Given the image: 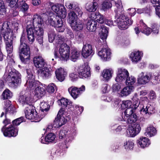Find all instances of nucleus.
<instances>
[{
  "label": "nucleus",
  "instance_id": "nucleus-19",
  "mask_svg": "<svg viewBox=\"0 0 160 160\" xmlns=\"http://www.w3.org/2000/svg\"><path fill=\"white\" fill-rule=\"evenodd\" d=\"M51 8L57 14V16H60L62 18H66L67 15L66 10L63 5L60 4L54 5L52 6Z\"/></svg>",
  "mask_w": 160,
  "mask_h": 160
},
{
  "label": "nucleus",
  "instance_id": "nucleus-27",
  "mask_svg": "<svg viewBox=\"0 0 160 160\" xmlns=\"http://www.w3.org/2000/svg\"><path fill=\"white\" fill-rule=\"evenodd\" d=\"M56 135L52 133H50L45 137L42 136L40 139V142L43 144H48L49 142H54L56 141Z\"/></svg>",
  "mask_w": 160,
  "mask_h": 160
},
{
  "label": "nucleus",
  "instance_id": "nucleus-61",
  "mask_svg": "<svg viewBox=\"0 0 160 160\" xmlns=\"http://www.w3.org/2000/svg\"><path fill=\"white\" fill-rule=\"evenodd\" d=\"M6 8L2 0H0V15H3L6 12Z\"/></svg>",
  "mask_w": 160,
  "mask_h": 160
},
{
  "label": "nucleus",
  "instance_id": "nucleus-44",
  "mask_svg": "<svg viewBox=\"0 0 160 160\" xmlns=\"http://www.w3.org/2000/svg\"><path fill=\"white\" fill-rule=\"evenodd\" d=\"M135 110L133 107L127 108L124 112V115L122 116V119L121 120L125 121L127 118L133 114Z\"/></svg>",
  "mask_w": 160,
  "mask_h": 160
},
{
  "label": "nucleus",
  "instance_id": "nucleus-40",
  "mask_svg": "<svg viewBox=\"0 0 160 160\" xmlns=\"http://www.w3.org/2000/svg\"><path fill=\"white\" fill-rule=\"evenodd\" d=\"M97 22L92 19L89 20L87 23L86 28L90 32L95 31L97 28Z\"/></svg>",
  "mask_w": 160,
  "mask_h": 160
},
{
  "label": "nucleus",
  "instance_id": "nucleus-45",
  "mask_svg": "<svg viewBox=\"0 0 160 160\" xmlns=\"http://www.w3.org/2000/svg\"><path fill=\"white\" fill-rule=\"evenodd\" d=\"M13 96L12 93L8 89H6L2 92L1 99L2 100L11 98Z\"/></svg>",
  "mask_w": 160,
  "mask_h": 160
},
{
  "label": "nucleus",
  "instance_id": "nucleus-25",
  "mask_svg": "<svg viewBox=\"0 0 160 160\" xmlns=\"http://www.w3.org/2000/svg\"><path fill=\"white\" fill-rule=\"evenodd\" d=\"M56 78L60 82L64 81L67 75L66 70L62 68H57L55 71Z\"/></svg>",
  "mask_w": 160,
  "mask_h": 160
},
{
  "label": "nucleus",
  "instance_id": "nucleus-48",
  "mask_svg": "<svg viewBox=\"0 0 160 160\" xmlns=\"http://www.w3.org/2000/svg\"><path fill=\"white\" fill-rule=\"evenodd\" d=\"M64 38L60 35H58L55 39V43L54 44L55 46L57 47V48H59L60 46L62 44H64Z\"/></svg>",
  "mask_w": 160,
  "mask_h": 160
},
{
  "label": "nucleus",
  "instance_id": "nucleus-17",
  "mask_svg": "<svg viewBox=\"0 0 160 160\" xmlns=\"http://www.w3.org/2000/svg\"><path fill=\"white\" fill-rule=\"evenodd\" d=\"M85 86L82 85L79 88L71 86L68 88V91L72 97L74 99H76L85 91Z\"/></svg>",
  "mask_w": 160,
  "mask_h": 160
},
{
  "label": "nucleus",
  "instance_id": "nucleus-7",
  "mask_svg": "<svg viewBox=\"0 0 160 160\" xmlns=\"http://www.w3.org/2000/svg\"><path fill=\"white\" fill-rule=\"evenodd\" d=\"M22 106H25L24 113L25 117L28 119L33 120L32 121L38 122L39 121L38 116L35 109V107L31 104L32 103H28L22 104L19 101Z\"/></svg>",
  "mask_w": 160,
  "mask_h": 160
},
{
  "label": "nucleus",
  "instance_id": "nucleus-63",
  "mask_svg": "<svg viewBox=\"0 0 160 160\" xmlns=\"http://www.w3.org/2000/svg\"><path fill=\"white\" fill-rule=\"evenodd\" d=\"M159 30V28L158 24H154L152 26L151 32L155 34H158Z\"/></svg>",
  "mask_w": 160,
  "mask_h": 160
},
{
  "label": "nucleus",
  "instance_id": "nucleus-2",
  "mask_svg": "<svg viewBox=\"0 0 160 160\" xmlns=\"http://www.w3.org/2000/svg\"><path fill=\"white\" fill-rule=\"evenodd\" d=\"M115 3L116 8L114 11L115 17L117 18L116 21L118 27L121 30L127 29L132 23L133 21L124 14V11L121 0H118L117 2H115Z\"/></svg>",
  "mask_w": 160,
  "mask_h": 160
},
{
  "label": "nucleus",
  "instance_id": "nucleus-59",
  "mask_svg": "<svg viewBox=\"0 0 160 160\" xmlns=\"http://www.w3.org/2000/svg\"><path fill=\"white\" fill-rule=\"evenodd\" d=\"M73 107L74 112L78 115L81 114L83 111V108L82 107L75 105L73 106Z\"/></svg>",
  "mask_w": 160,
  "mask_h": 160
},
{
  "label": "nucleus",
  "instance_id": "nucleus-10",
  "mask_svg": "<svg viewBox=\"0 0 160 160\" xmlns=\"http://www.w3.org/2000/svg\"><path fill=\"white\" fill-rule=\"evenodd\" d=\"M70 49V47L66 44H62L59 48V53H58V48L55 49L54 56L56 58H59L61 60L67 61L69 58Z\"/></svg>",
  "mask_w": 160,
  "mask_h": 160
},
{
  "label": "nucleus",
  "instance_id": "nucleus-43",
  "mask_svg": "<svg viewBox=\"0 0 160 160\" xmlns=\"http://www.w3.org/2000/svg\"><path fill=\"white\" fill-rule=\"evenodd\" d=\"M6 49L8 54V58H10L13 51V41L5 42Z\"/></svg>",
  "mask_w": 160,
  "mask_h": 160
},
{
  "label": "nucleus",
  "instance_id": "nucleus-15",
  "mask_svg": "<svg viewBox=\"0 0 160 160\" xmlns=\"http://www.w3.org/2000/svg\"><path fill=\"white\" fill-rule=\"evenodd\" d=\"M77 72L79 78H88L91 76L90 67L86 63L78 66Z\"/></svg>",
  "mask_w": 160,
  "mask_h": 160
},
{
  "label": "nucleus",
  "instance_id": "nucleus-64",
  "mask_svg": "<svg viewBox=\"0 0 160 160\" xmlns=\"http://www.w3.org/2000/svg\"><path fill=\"white\" fill-rule=\"evenodd\" d=\"M110 90V88L108 84H103L102 87V91L103 93H107Z\"/></svg>",
  "mask_w": 160,
  "mask_h": 160
},
{
  "label": "nucleus",
  "instance_id": "nucleus-5",
  "mask_svg": "<svg viewBox=\"0 0 160 160\" xmlns=\"http://www.w3.org/2000/svg\"><path fill=\"white\" fill-rule=\"evenodd\" d=\"M43 22L41 17L38 14L34 15L32 17V25L30 24V22H28L27 27V32L28 38L30 42H32L34 40V32L43 30L42 24Z\"/></svg>",
  "mask_w": 160,
  "mask_h": 160
},
{
  "label": "nucleus",
  "instance_id": "nucleus-8",
  "mask_svg": "<svg viewBox=\"0 0 160 160\" xmlns=\"http://www.w3.org/2000/svg\"><path fill=\"white\" fill-rule=\"evenodd\" d=\"M76 134V127L74 125L72 127L70 130L68 129L62 130L59 133V138L62 139L65 138V143L66 145L69 144L74 139Z\"/></svg>",
  "mask_w": 160,
  "mask_h": 160
},
{
  "label": "nucleus",
  "instance_id": "nucleus-34",
  "mask_svg": "<svg viewBox=\"0 0 160 160\" xmlns=\"http://www.w3.org/2000/svg\"><path fill=\"white\" fill-rule=\"evenodd\" d=\"M70 25L72 29L76 31H79L82 30L84 26L83 22L79 20H77Z\"/></svg>",
  "mask_w": 160,
  "mask_h": 160
},
{
  "label": "nucleus",
  "instance_id": "nucleus-22",
  "mask_svg": "<svg viewBox=\"0 0 160 160\" xmlns=\"http://www.w3.org/2000/svg\"><path fill=\"white\" fill-rule=\"evenodd\" d=\"M140 26L138 25L137 27L134 28L136 33L138 34L139 33L140 30L142 33L147 35H149L151 32V29L147 27L142 20L140 21Z\"/></svg>",
  "mask_w": 160,
  "mask_h": 160
},
{
  "label": "nucleus",
  "instance_id": "nucleus-31",
  "mask_svg": "<svg viewBox=\"0 0 160 160\" xmlns=\"http://www.w3.org/2000/svg\"><path fill=\"white\" fill-rule=\"evenodd\" d=\"M4 109L6 114H13L15 112V108L11 102L9 100H7L4 102Z\"/></svg>",
  "mask_w": 160,
  "mask_h": 160
},
{
  "label": "nucleus",
  "instance_id": "nucleus-14",
  "mask_svg": "<svg viewBox=\"0 0 160 160\" xmlns=\"http://www.w3.org/2000/svg\"><path fill=\"white\" fill-rule=\"evenodd\" d=\"M2 30H5L2 34L4 42L13 41L14 38L15 37L14 36L13 31L9 28L7 22H5L3 23Z\"/></svg>",
  "mask_w": 160,
  "mask_h": 160
},
{
  "label": "nucleus",
  "instance_id": "nucleus-39",
  "mask_svg": "<svg viewBox=\"0 0 160 160\" xmlns=\"http://www.w3.org/2000/svg\"><path fill=\"white\" fill-rule=\"evenodd\" d=\"M108 32V28L105 26H102L101 27L100 29V32L99 33V36L103 40H106L107 38ZM104 42L105 43L106 42Z\"/></svg>",
  "mask_w": 160,
  "mask_h": 160
},
{
  "label": "nucleus",
  "instance_id": "nucleus-50",
  "mask_svg": "<svg viewBox=\"0 0 160 160\" xmlns=\"http://www.w3.org/2000/svg\"><path fill=\"white\" fill-rule=\"evenodd\" d=\"M112 6V4L110 1L108 0H105L101 5V8L103 10L106 11L111 8Z\"/></svg>",
  "mask_w": 160,
  "mask_h": 160
},
{
  "label": "nucleus",
  "instance_id": "nucleus-18",
  "mask_svg": "<svg viewBox=\"0 0 160 160\" xmlns=\"http://www.w3.org/2000/svg\"><path fill=\"white\" fill-rule=\"evenodd\" d=\"M81 54L82 56L85 58H87L89 56H92L94 54V48L89 44H84L82 49Z\"/></svg>",
  "mask_w": 160,
  "mask_h": 160
},
{
  "label": "nucleus",
  "instance_id": "nucleus-57",
  "mask_svg": "<svg viewBox=\"0 0 160 160\" xmlns=\"http://www.w3.org/2000/svg\"><path fill=\"white\" fill-rule=\"evenodd\" d=\"M119 83H118L113 84L112 87V91L114 92H118V93L121 89V85L119 84Z\"/></svg>",
  "mask_w": 160,
  "mask_h": 160
},
{
  "label": "nucleus",
  "instance_id": "nucleus-21",
  "mask_svg": "<svg viewBox=\"0 0 160 160\" xmlns=\"http://www.w3.org/2000/svg\"><path fill=\"white\" fill-rule=\"evenodd\" d=\"M141 130V128L139 124L132 125L129 127L127 131L128 135L129 137H134L139 133Z\"/></svg>",
  "mask_w": 160,
  "mask_h": 160
},
{
  "label": "nucleus",
  "instance_id": "nucleus-20",
  "mask_svg": "<svg viewBox=\"0 0 160 160\" xmlns=\"http://www.w3.org/2000/svg\"><path fill=\"white\" fill-rule=\"evenodd\" d=\"M111 53L110 50L106 48H102L98 51V56L103 61H106L110 60Z\"/></svg>",
  "mask_w": 160,
  "mask_h": 160
},
{
  "label": "nucleus",
  "instance_id": "nucleus-46",
  "mask_svg": "<svg viewBox=\"0 0 160 160\" xmlns=\"http://www.w3.org/2000/svg\"><path fill=\"white\" fill-rule=\"evenodd\" d=\"M98 4L97 2H93L88 4L86 6L87 10L90 12L95 11L98 8Z\"/></svg>",
  "mask_w": 160,
  "mask_h": 160
},
{
  "label": "nucleus",
  "instance_id": "nucleus-49",
  "mask_svg": "<svg viewBox=\"0 0 160 160\" xmlns=\"http://www.w3.org/2000/svg\"><path fill=\"white\" fill-rule=\"evenodd\" d=\"M136 82V78L133 76H130L128 77L124 82L128 86H134Z\"/></svg>",
  "mask_w": 160,
  "mask_h": 160
},
{
  "label": "nucleus",
  "instance_id": "nucleus-9",
  "mask_svg": "<svg viewBox=\"0 0 160 160\" xmlns=\"http://www.w3.org/2000/svg\"><path fill=\"white\" fill-rule=\"evenodd\" d=\"M69 113L63 108H61L58 112L57 117L54 121L53 126L57 128H59L64 125L69 119Z\"/></svg>",
  "mask_w": 160,
  "mask_h": 160
},
{
  "label": "nucleus",
  "instance_id": "nucleus-13",
  "mask_svg": "<svg viewBox=\"0 0 160 160\" xmlns=\"http://www.w3.org/2000/svg\"><path fill=\"white\" fill-rule=\"evenodd\" d=\"M129 76V73L127 69L123 68H118L117 69L115 80L117 82L121 84L124 82Z\"/></svg>",
  "mask_w": 160,
  "mask_h": 160
},
{
  "label": "nucleus",
  "instance_id": "nucleus-51",
  "mask_svg": "<svg viewBox=\"0 0 160 160\" xmlns=\"http://www.w3.org/2000/svg\"><path fill=\"white\" fill-rule=\"evenodd\" d=\"M133 102V105L132 107H133L134 110H136L138 107L140 103H141L139 99L138 98V94L137 93H134L133 96L132 98Z\"/></svg>",
  "mask_w": 160,
  "mask_h": 160
},
{
  "label": "nucleus",
  "instance_id": "nucleus-28",
  "mask_svg": "<svg viewBox=\"0 0 160 160\" xmlns=\"http://www.w3.org/2000/svg\"><path fill=\"white\" fill-rule=\"evenodd\" d=\"M137 145L142 148L148 147L151 144V142L148 138L141 137L137 141Z\"/></svg>",
  "mask_w": 160,
  "mask_h": 160
},
{
  "label": "nucleus",
  "instance_id": "nucleus-41",
  "mask_svg": "<svg viewBox=\"0 0 160 160\" xmlns=\"http://www.w3.org/2000/svg\"><path fill=\"white\" fill-rule=\"evenodd\" d=\"M58 103L62 107H67L68 109L70 108L72 106V103L69 100L63 98L58 101Z\"/></svg>",
  "mask_w": 160,
  "mask_h": 160
},
{
  "label": "nucleus",
  "instance_id": "nucleus-35",
  "mask_svg": "<svg viewBox=\"0 0 160 160\" xmlns=\"http://www.w3.org/2000/svg\"><path fill=\"white\" fill-rule=\"evenodd\" d=\"M157 132V130L154 127L149 126L146 129L144 135L147 137H151L155 135Z\"/></svg>",
  "mask_w": 160,
  "mask_h": 160
},
{
  "label": "nucleus",
  "instance_id": "nucleus-58",
  "mask_svg": "<svg viewBox=\"0 0 160 160\" xmlns=\"http://www.w3.org/2000/svg\"><path fill=\"white\" fill-rule=\"evenodd\" d=\"M56 33L53 31H51L48 32V39L49 42H52L54 40H55Z\"/></svg>",
  "mask_w": 160,
  "mask_h": 160
},
{
  "label": "nucleus",
  "instance_id": "nucleus-54",
  "mask_svg": "<svg viewBox=\"0 0 160 160\" xmlns=\"http://www.w3.org/2000/svg\"><path fill=\"white\" fill-rule=\"evenodd\" d=\"M40 109L45 111H48L50 108V106L48 103L44 101L41 102L40 104Z\"/></svg>",
  "mask_w": 160,
  "mask_h": 160
},
{
  "label": "nucleus",
  "instance_id": "nucleus-47",
  "mask_svg": "<svg viewBox=\"0 0 160 160\" xmlns=\"http://www.w3.org/2000/svg\"><path fill=\"white\" fill-rule=\"evenodd\" d=\"M134 145V143L133 141L128 140L124 142L123 146L126 151H129L133 149Z\"/></svg>",
  "mask_w": 160,
  "mask_h": 160
},
{
  "label": "nucleus",
  "instance_id": "nucleus-53",
  "mask_svg": "<svg viewBox=\"0 0 160 160\" xmlns=\"http://www.w3.org/2000/svg\"><path fill=\"white\" fill-rule=\"evenodd\" d=\"M137 120V117L136 114H133L127 118L126 120L127 122L129 123H134Z\"/></svg>",
  "mask_w": 160,
  "mask_h": 160
},
{
  "label": "nucleus",
  "instance_id": "nucleus-30",
  "mask_svg": "<svg viewBox=\"0 0 160 160\" xmlns=\"http://www.w3.org/2000/svg\"><path fill=\"white\" fill-rule=\"evenodd\" d=\"M33 62L35 67L38 68H43L46 64L44 59L40 55L35 57L33 58Z\"/></svg>",
  "mask_w": 160,
  "mask_h": 160
},
{
  "label": "nucleus",
  "instance_id": "nucleus-42",
  "mask_svg": "<svg viewBox=\"0 0 160 160\" xmlns=\"http://www.w3.org/2000/svg\"><path fill=\"white\" fill-rule=\"evenodd\" d=\"M80 56V52L76 49H74L71 50L69 58L72 61L75 62L79 59Z\"/></svg>",
  "mask_w": 160,
  "mask_h": 160
},
{
  "label": "nucleus",
  "instance_id": "nucleus-62",
  "mask_svg": "<svg viewBox=\"0 0 160 160\" xmlns=\"http://www.w3.org/2000/svg\"><path fill=\"white\" fill-rule=\"evenodd\" d=\"M24 121V118L23 117H21L12 121V124L14 126L19 125L21 123Z\"/></svg>",
  "mask_w": 160,
  "mask_h": 160
},
{
  "label": "nucleus",
  "instance_id": "nucleus-36",
  "mask_svg": "<svg viewBox=\"0 0 160 160\" xmlns=\"http://www.w3.org/2000/svg\"><path fill=\"white\" fill-rule=\"evenodd\" d=\"M90 18L93 20L95 19L100 23H102L104 21L103 16L99 12L92 13L90 16Z\"/></svg>",
  "mask_w": 160,
  "mask_h": 160
},
{
  "label": "nucleus",
  "instance_id": "nucleus-38",
  "mask_svg": "<svg viewBox=\"0 0 160 160\" xmlns=\"http://www.w3.org/2000/svg\"><path fill=\"white\" fill-rule=\"evenodd\" d=\"M78 14L73 10H71L68 13V21L70 24L78 19Z\"/></svg>",
  "mask_w": 160,
  "mask_h": 160
},
{
  "label": "nucleus",
  "instance_id": "nucleus-29",
  "mask_svg": "<svg viewBox=\"0 0 160 160\" xmlns=\"http://www.w3.org/2000/svg\"><path fill=\"white\" fill-rule=\"evenodd\" d=\"M155 108L153 104L148 103L147 105H144L140 111L141 112L149 117L155 112Z\"/></svg>",
  "mask_w": 160,
  "mask_h": 160
},
{
  "label": "nucleus",
  "instance_id": "nucleus-12",
  "mask_svg": "<svg viewBox=\"0 0 160 160\" xmlns=\"http://www.w3.org/2000/svg\"><path fill=\"white\" fill-rule=\"evenodd\" d=\"M31 69H27V79L25 85L28 89H34L40 84L38 81L35 80V76L33 75Z\"/></svg>",
  "mask_w": 160,
  "mask_h": 160
},
{
  "label": "nucleus",
  "instance_id": "nucleus-60",
  "mask_svg": "<svg viewBox=\"0 0 160 160\" xmlns=\"http://www.w3.org/2000/svg\"><path fill=\"white\" fill-rule=\"evenodd\" d=\"M21 8L20 10L23 12H25L27 11L29 8L28 5L25 2V1H22L21 2Z\"/></svg>",
  "mask_w": 160,
  "mask_h": 160
},
{
  "label": "nucleus",
  "instance_id": "nucleus-3",
  "mask_svg": "<svg viewBox=\"0 0 160 160\" xmlns=\"http://www.w3.org/2000/svg\"><path fill=\"white\" fill-rule=\"evenodd\" d=\"M4 78L11 87H14L20 84L21 82V75L13 68L9 63L7 66L4 75Z\"/></svg>",
  "mask_w": 160,
  "mask_h": 160
},
{
  "label": "nucleus",
  "instance_id": "nucleus-52",
  "mask_svg": "<svg viewBox=\"0 0 160 160\" xmlns=\"http://www.w3.org/2000/svg\"><path fill=\"white\" fill-rule=\"evenodd\" d=\"M56 89V86L53 83L49 84L46 88V91L50 94H52L54 93L55 89Z\"/></svg>",
  "mask_w": 160,
  "mask_h": 160
},
{
  "label": "nucleus",
  "instance_id": "nucleus-26",
  "mask_svg": "<svg viewBox=\"0 0 160 160\" xmlns=\"http://www.w3.org/2000/svg\"><path fill=\"white\" fill-rule=\"evenodd\" d=\"M113 73L114 71L111 68L104 69L101 75L102 80L105 82H108L112 77Z\"/></svg>",
  "mask_w": 160,
  "mask_h": 160
},
{
  "label": "nucleus",
  "instance_id": "nucleus-11",
  "mask_svg": "<svg viewBox=\"0 0 160 160\" xmlns=\"http://www.w3.org/2000/svg\"><path fill=\"white\" fill-rule=\"evenodd\" d=\"M62 18L59 16H51L48 19V23L55 28L56 30L59 32H62L65 30Z\"/></svg>",
  "mask_w": 160,
  "mask_h": 160
},
{
  "label": "nucleus",
  "instance_id": "nucleus-23",
  "mask_svg": "<svg viewBox=\"0 0 160 160\" xmlns=\"http://www.w3.org/2000/svg\"><path fill=\"white\" fill-rule=\"evenodd\" d=\"M143 56L142 51H135L132 52L129 55V57L132 62L136 64L140 61Z\"/></svg>",
  "mask_w": 160,
  "mask_h": 160
},
{
  "label": "nucleus",
  "instance_id": "nucleus-33",
  "mask_svg": "<svg viewBox=\"0 0 160 160\" xmlns=\"http://www.w3.org/2000/svg\"><path fill=\"white\" fill-rule=\"evenodd\" d=\"M66 6L67 8L75 11L78 14L79 17L82 16L83 12L81 8L76 3L68 2L66 3Z\"/></svg>",
  "mask_w": 160,
  "mask_h": 160
},
{
  "label": "nucleus",
  "instance_id": "nucleus-16",
  "mask_svg": "<svg viewBox=\"0 0 160 160\" xmlns=\"http://www.w3.org/2000/svg\"><path fill=\"white\" fill-rule=\"evenodd\" d=\"M1 130L4 136L9 137L16 136L18 132V129L12 124L8 127L4 126Z\"/></svg>",
  "mask_w": 160,
  "mask_h": 160
},
{
  "label": "nucleus",
  "instance_id": "nucleus-6",
  "mask_svg": "<svg viewBox=\"0 0 160 160\" xmlns=\"http://www.w3.org/2000/svg\"><path fill=\"white\" fill-rule=\"evenodd\" d=\"M25 36L22 34L21 38L20 57L21 61L26 63L28 62L30 56L29 47L24 42Z\"/></svg>",
  "mask_w": 160,
  "mask_h": 160
},
{
  "label": "nucleus",
  "instance_id": "nucleus-32",
  "mask_svg": "<svg viewBox=\"0 0 160 160\" xmlns=\"http://www.w3.org/2000/svg\"><path fill=\"white\" fill-rule=\"evenodd\" d=\"M51 69L46 67L39 69L38 71L39 76L44 79L50 77L51 75Z\"/></svg>",
  "mask_w": 160,
  "mask_h": 160
},
{
  "label": "nucleus",
  "instance_id": "nucleus-1",
  "mask_svg": "<svg viewBox=\"0 0 160 160\" xmlns=\"http://www.w3.org/2000/svg\"><path fill=\"white\" fill-rule=\"evenodd\" d=\"M45 88L43 85L40 84L34 89V93L28 90L22 91L20 93L18 101L22 104L33 103L44 96Z\"/></svg>",
  "mask_w": 160,
  "mask_h": 160
},
{
  "label": "nucleus",
  "instance_id": "nucleus-55",
  "mask_svg": "<svg viewBox=\"0 0 160 160\" xmlns=\"http://www.w3.org/2000/svg\"><path fill=\"white\" fill-rule=\"evenodd\" d=\"M78 74H77L76 72H71L69 74V78L72 82L77 81L78 79Z\"/></svg>",
  "mask_w": 160,
  "mask_h": 160
},
{
  "label": "nucleus",
  "instance_id": "nucleus-24",
  "mask_svg": "<svg viewBox=\"0 0 160 160\" xmlns=\"http://www.w3.org/2000/svg\"><path fill=\"white\" fill-rule=\"evenodd\" d=\"M134 89L135 87L133 86H127L122 88L118 94L121 97H125L133 92Z\"/></svg>",
  "mask_w": 160,
  "mask_h": 160
},
{
  "label": "nucleus",
  "instance_id": "nucleus-37",
  "mask_svg": "<svg viewBox=\"0 0 160 160\" xmlns=\"http://www.w3.org/2000/svg\"><path fill=\"white\" fill-rule=\"evenodd\" d=\"M34 40L33 41V42H31L30 41H29V39L28 38V43L30 44H32L34 41L35 40V36L36 35L37 37V41L38 42V43H39L40 45H42V43H43V30H41L40 31H38L37 32L36 31L35 32H34Z\"/></svg>",
  "mask_w": 160,
  "mask_h": 160
},
{
  "label": "nucleus",
  "instance_id": "nucleus-56",
  "mask_svg": "<svg viewBox=\"0 0 160 160\" xmlns=\"http://www.w3.org/2000/svg\"><path fill=\"white\" fill-rule=\"evenodd\" d=\"M132 102L130 100H127L122 101L121 106L123 108H128L132 107Z\"/></svg>",
  "mask_w": 160,
  "mask_h": 160
},
{
  "label": "nucleus",
  "instance_id": "nucleus-4",
  "mask_svg": "<svg viewBox=\"0 0 160 160\" xmlns=\"http://www.w3.org/2000/svg\"><path fill=\"white\" fill-rule=\"evenodd\" d=\"M137 81L138 84L141 85L149 82L154 85L160 84V70L153 73L142 72L138 75Z\"/></svg>",
  "mask_w": 160,
  "mask_h": 160
}]
</instances>
